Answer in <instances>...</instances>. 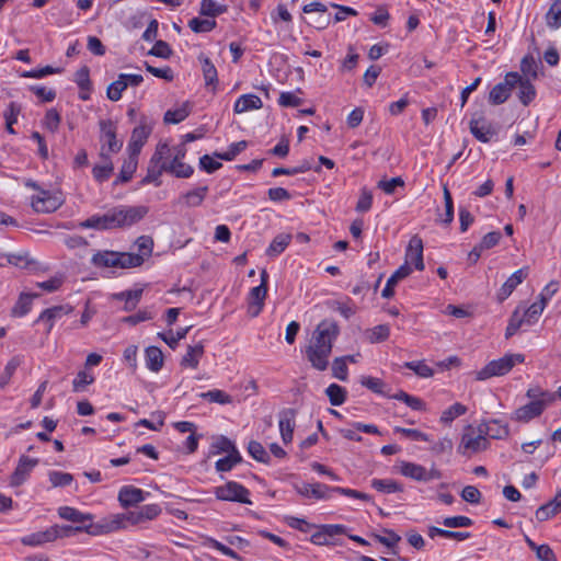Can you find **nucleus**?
I'll list each match as a JSON object with an SVG mask.
<instances>
[{
    "instance_id": "obj_47",
    "label": "nucleus",
    "mask_w": 561,
    "mask_h": 561,
    "mask_svg": "<svg viewBox=\"0 0 561 561\" xmlns=\"http://www.w3.org/2000/svg\"><path fill=\"white\" fill-rule=\"evenodd\" d=\"M526 397L534 401H541L543 405H549L556 400V393L542 390L540 387L529 388L526 392Z\"/></svg>"
},
{
    "instance_id": "obj_43",
    "label": "nucleus",
    "mask_w": 561,
    "mask_h": 561,
    "mask_svg": "<svg viewBox=\"0 0 561 561\" xmlns=\"http://www.w3.org/2000/svg\"><path fill=\"white\" fill-rule=\"evenodd\" d=\"M467 411H468V409H467L466 405H463L460 402H456V403L451 404L449 408H447L446 410H444L442 412L439 421L444 425L449 426V425H451L454 420H456L457 417L466 414Z\"/></svg>"
},
{
    "instance_id": "obj_64",
    "label": "nucleus",
    "mask_w": 561,
    "mask_h": 561,
    "mask_svg": "<svg viewBox=\"0 0 561 561\" xmlns=\"http://www.w3.org/2000/svg\"><path fill=\"white\" fill-rule=\"evenodd\" d=\"M211 447L214 448L215 454H233L234 451H239L233 442H231L228 437L222 435L216 438Z\"/></svg>"
},
{
    "instance_id": "obj_23",
    "label": "nucleus",
    "mask_w": 561,
    "mask_h": 561,
    "mask_svg": "<svg viewBox=\"0 0 561 561\" xmlns=\"http://www.w3.org/2000/svg\"><path fill=\"white\" fill-rule=\"evenodd\" d=\"M81 227L96 230L115 229V217L113 208L103 215H94L81 222Z\"/></svg>"
},
{
    "instance_id": "obj_26",
    "label": "nucleus",
    "mask_w": 561,
    "mask_h": 561,
    "mask_svg": "<svg viewBox=\"0 0 561 561\" xmlns=\"http://www.w3.org/2000/svg\"><path fill=\"white\" fill-rule=\"evenodd\" d=\"M54 536H55V533H53L51 526H50L45 530L25 535L20 539V541L23 546L36 548V547H41V546H44L49 542H54L55 541Z\"/></svg>"
},
{
    "instance_id": "obj_60",
    "label": "nucleus",
    "mask_w": 561,
    "mask_h": 561,
    "mask_svg": "<svg viewBox=\"0 0 561 561\" xmlns=\"http://www.w3.org/2000/svg\"><path fill=\"white\" fill-rule=\"evenodd\" d=\"M520 70L524 78L536 79L538 76V64L531 55H526L520 61Z\"/></svg>"
},
{
    "instance_id": "obj_49",
    "label": "nucleus",
    "mask_w": 561,
    "mask_h": 561,
    "mask_svg": "<svg viewBox=\"0 0 561 561\" xmlns=\"http://www.w3.org/2000/svg\"><path fill=\"white\" fill-rule=\"evenodd\" d=\"M241 461L242 457L240 453L234 451L233 454H228L226 457L218 459L215 463V468L219 472H228Z\"/></svg>"
},
{
    "instance_id": "obj_45",
    "label": "nucleus",
    "mask_w": 561,
    "mask_h": 561,
    "mask_svg": "<svg viewBox=\"0 0 561 561\" xmlns=\"http://www.w3.org/2000/svg\"><path fill=\"white\" fill-rule=\"evenodd\" d=\"M208 193V186H199L192 191L186 192L181 197L184 199L187 207H197L202 205Z\"/></svg>"
},
{
    "instance_id": "obj_46",
    "label": "nucleus",
    "mask_w": 561,
    "mask_h": 561,
    "mask_svg": "<svg viewBox=\"0 0 561 561\" xmlns=\"http://www.w3.org/2000/svg\"><path fill=\"white\" fill-rule=\"evenodd\" d=\"M366 339L371 343H381L389 339L390 327L388 324H378L366 331Z\"/></svg>"
},
{
    "instance_id": "obj_36",
    "label": "nucleus",
    "mask_w": 561,
    "mask_h": 561,
    "mask_svg": "<svg viewBox=\"0 0 561 561\" xmlns=\"http://www.w3.org/2000/svg\"><path fill=\"white\" fill-rule=\"evenodd\" d=\"M263 106L261 99L254 94H243L234 103V113H243L250 110H259Z\"/></svg>"
},
{
    "instance_id": "obj_20",
    "label": "nucleus",
    "mask_w": 561,
    "mask_h": 561,
    "mask_svg": "<svg viewBox=\"0 0 561 561\" xmlns=\"http://www.w3.org/2000/svg\"><path fill=\"white\" fill-rule=\"evenodd\" d=\"M332 352V345H310L307 351V357L311 365L319 369L325 370L328 367V358Z\"/></svg>"
},
{
    "instance_id": "obj_19",
    "label": "nucleus",
    "mask_w": 561,
    "mask_h": 561,
    "mask_svg": "<svg viewBox=\"0 0 561 561\" xmlns=\"http://www.w3.org/2000/svg\"><path fill=\"white\" fill-rule=\"evenodd\" d=\"M407 265L413 264L415 270L423 271L424 270V261H423V241L422 239L415 234L413 236L408 244L405 251V263Z\"/></svg>"
},
{
    "instance_id": "obj_21",
    "label": "nucleus",
    "mask_w": 561,
    "mask_h": 561,
    "mask_svg": "<svg viewBox=\"0 0 561 561\" xmlns=\"http://www.w3.org/2000/svg\"><path fill=\"white\" fill-rule=\"evenodd\" d=\"M295 419L296 410L294 409H284L279 412L278 426L282 439L285 444H288L293 440Z\"/></svg>"
},
{
    "instance_id": "obj_33",
    "label": "nucleus",
    "mask_w": 561,
    "mask_h": 561,
    "mask_svg": "<svg viewBox=\"0 0 561 561\" xmlns=\"http://www.w3.org/2000/svg\"><path fill=\"white\" fill-rule=\"evenodd\" d=\"M142 296V289L126 290L113 295V299L124 301V311H133L139 304Z\"/></svg>"
},
{
    "instance_id": "obj_40",
    "label": "nucleus",
    "mask_w": 561,
    "mask_h": 561,
    "mask_svg": "<svg viewBox=\"0 0 561 561\" xmlns=\"http://www.w3.org/2000/svg\"><path fill=\"white\" fill-rule=\"evenodd\" d=\"M38 297V294L22 293L12 308V316L24 317L31 311L33 299Z\"/></svg>"
},
{
    "instance_id": "obj_11",
    "label": "nucleus",
    "mask_w": 561,
    "mask_h": 561,
    "mask_svg": "<svg viewBox=\"0 0 561 561\" xmlns=\"http://www.w3.org/2000/svg\"><path fill=\"white\" fill-rule=\"evenodd\" d=\"M470 133L481 142H489L496 136V128L485 117H472L469 123Z\"/></svg>"
},
{
    "instance_id": "obj_30",
    "label": "nucleus",
    "mask_w": 561,
    "mask_h": 561,
    "mask_svg": "<svg viewBox=\"0 0 561 561\" xmlns=\"http://www.w3.org/2000/svg\"><path fill=\"white\" fill-rule=\"evenodd\" d=\"M198 60L202 65V71L206 87H213V90H215L218 84V75L215 65L204 54H199Z\"/></svg>"
},
{
    "instance_id": "obj_24",
    "label": "nucleus",
    "mask_w": 561,
    "mask_h": 561,
    "mask_svg": "<svg viewBox=\"0 0 561 561\" xmlns=\"http://www.w3.org/2000/svg\"><path fill=\"white\" fill-rule=\"evenodd\" d=\"M100 158L103 163L94 165L92 174L96 182L103 183L111 178L114 171L111 157L105 152V145L101 146Z\"/></svg>"
},
{
    "instance_id": "obj_34",
    "label": "nucleus",
    "mask_w": 561,
    "mask_h": 561,
    "mask_svg": "<svg viewBox=\"0 0 561 561\" xmlns=\"http://www.w3.org/2000/svg\"><path fill=\"white\" fill-rule=\"evenodd\" d=\"M516 87H518V99L520 103L525 106L529 105L536 96V89L530 82V79L519 75V81Z\"/></svg>"
},
{
    "instance_id": "obj_22",
    "label": "nucleus",
    "mask_w": 561,
    "mask_h": 561,
    "mask_svg": "<svg viewBox=\"0 0 561 561\" xmlns=\"http://www.w3.org/2000/svg\"><path fill=\"white\" fill-rule=\"evenodd\" d=\"M546 408L547 405H543L541 401L529 402L515 410L512 419L518 422L527 423L533 419L541 415Z\"/></svg>"
},
{
    "instance_id": "obj_56",
    "label": "nucleus",
    "mask_w": 561,
    "mask_h": 561,
    "mask_svg": "<svg viewBox=\"0 0 561 561\" xmlns=\"http://www.w3.org/2000/svg\"><path fill=\"white\" fill-rule=\"evenodd\" d=\"M95 378L92 373L80 370L72 380V390L75 392H82L89 385L94 382Z\"/></svg>"
},
{
    "instance_id": "obj_58",
    "label": "nucleus",
    "mask_w": 561,
    "mask_h": 561,
    "mask_svg": "<svg viewBox=\"0 0 561 561\" xmlns=\"http://www.w3.org/2000/svg\"><path fill=\"white\" fill-rule=\"evenodd\" d=\"M383 534L381 535H373L374 538L381 545L386 546L389 549H392L393 553H396L394 548L398 546L401 537L392 529L385 528Z\"/></svg>"
},
{
    "instance_id": "obj_29",
    "label": "nucleus",
    "mask_w": 561,
    "mask_h": 561,
    "mask_svg": "<svg viewBox=\"0 0 561 561\" xmlns=\"http://www.w3.org/2000/svg\"><path fill=\"white\" fill-rule=\"evenodd\" d=\"M204 353L205 348L202 342L197 343L196 345H188L180 365L184 368L190 367L196 369Z\"/></svg>"
},
{
    "instance_id": "obj_27",
    "label": "nucleus",
    "mask_w": 561,
    "mask_h": 561,
    "mask_svg": "<svg viewBox=\"0 0 561 561\" xmlns=\"http://www.w3.org/2000/svg\"><path fill=\"white\" fill-rule=\"evenodd\" d=\"M559 513H561V491L551 501L538 507L536 518L539 522H545Z\"/></svg>"
},
{
    "instance_id": "obj_51",
    "label": "nucleus",
    "mask_w": 561,
    "mask_h": 561,
    "mask_svg": "<svg viewBox=\"0 0 561 561\" xmlns=\"http://www.w3.org/2000/svg\"><path fill=\"white\" fill-rule=\"evenodd\" d=\"M248 453L259 462L268 463L271 457L264 446L257 440H250L248 444Z\"/></svg>"
},
{
    "instance_id": "obj_16",
    "label": "nucleus",
    "mask_w": 561,
    "mask_h": 561,
    "mask_svg": "<svg viewBox=\"0 0 561 561\" xmlns=\"http://www.w3.org/2000/svg\"><path fill=\"white\" fill-rule=\"evenodd\" d=\"M117 530V523L115 522L114 514L102 518L98 523L89 522V524L81 525V533H85L90 536H102Z\"/></svg>"
},
{
    "instance_id": "obj_31",
    "label": "nucleus",
    "mask_w": 561,
    "mask_h": 561,
    "mask_svg": "<svg viewBox=\"0 0 561 561\" xmlns=\"http://www.w3.org/2000/svg\"><path fill=\"white\" fill-rule=\"evenodd\" d=\"M57 512L60 518L79 525H83L84 523L91 522L93 519V516L91 514L82 513L79 510L71 506H60Z\"/></svg>"
},
{
    "instance_id": "obj_59",
    "label": "nucleus",
    "mask_w": 561,
    "mask_h": 561,
    "mask_svg": "<svg viewBox=\"0 0 561 561\" xmlns=\"http://www.w3.org/2000/svg\"><path fill=\"white\" fill-rule=\"evenodd\" d=\"M191 327H186L184 329H180L176 334H173L172 331L169 333H158V337L163 340L172 350H175L179 345V341L184 339L188 333Z\"/></svg>"
},
{
    "instance_id": "obj_55",
    "label": "nucleus",
    "mask_w": 561,
    "mask_h": 561,
    "mask_svg": "<svg viewBox=\"0 0 561 561\" xmlns=\"http://www.w3.org/2000/svg\"><path fill=\"white\" fill-rule=\"evenodd\" d=\"M547 25L551 28L561 26V0H556L546 14Z\"/></svg>"
},
{
    "instance_id": "obj_28",
    "label": "nucleus",
    "mask_w": 561,
    "mask_h": 561,
    "mask_svg": "<svg viewBox=\"0 0 561 561\" xmlns=\"http://www.w3.org/2000/svg\"><path fill=\"white\" fill-rule=\"evenodd\" d=\"M412 272L410 265H401L387 280L385 288L381 291L383 298H391L394 295V287L399 280L408 277Z\"/></svg>"
},
{
    "instance_id": "obj_10",
    "label": "nucleus",
    "mask_w": 561,
    "mask_h": 561,
    "mask_svg": "<svg viewBox=\"0 0 561 561\" xmlns=\"http://www.w3.org/2000/svg\"><path fill=\"white\" fill-rule=\"evenodd\" d=\"M267 282L268 274L263 270L261 272V284L253 287L250 291L249 312L252 317H257L264 307V300L267 294Z\"/></svg>"
},
{
    "instance_id": "obj_38",
    "label": "nucleus",
    "mask_w": 561,
    "mask_h": 561,
    "mask_svg": "<svg viewBox=\"0 0 561 561\" xmlns=\"http://www.w3.org/2000/svg\"><path fill=\"white\" fill-rule=\"evenodd\" d=\"M146 365L148 369L158 373L163 367V354L157 346H149L146 348Z\"/></svg>"
},
{
    "instance_id": "obj_15",
    "label": "nucleus",
    "mask_w": 561,
    "mask_h": 561,
    "mask_svg": "<svg viewBox=\"0 0 561 561\" xmlns=\"http://www.w3.org/2000/svg\"><path fill=\"white\" fill-rule=\"evenodd\" d=\"M339 334V327L336 322L323 320L320 322L314 331V341L311 345H332V342Z\"/></svg>"
},
{
    "instance_id": "obj_14",
    "label": "nucleus",
    "mask_w": 561,
    "mask_h": 561,
    "mask_svg": "<svg viewBox=\"0 0 561 561\" xmlns=\"http://www.w3.org/2000/svg\"><path fill=\"white\" fill-rule=\"evenodd\" d=\"M38 459L30 458L25 455H22L19 459L18 466L10 478V484L12 486H19L23 484L32 470L37 466Z\"/></svg>"
},
{
    "instance_id": "obj_7",
    "label": "nucleus",
    "mask_w": 561,
    "mask_h": 561,
    "mask_svg": "<svg viewBox=\"0 0 561 561\" xmlns=\"http://www.w3.org/2000/svg\"><path fill=\"white\" fill-rule=\"evenodd\" d=\"M73 311V307L66 304L47 308L41 312L36 319V323H43L45 325V334L48 335L55 323L62 317L70 314Z\"/></svg>"
},
{
    "instance_id": "obj_61",
    "label": "nucleus",
    "mask_w": 561,
    "mask_h": 561,
    "mask_svg": "<svg viewBox=\"0 0 561 561\" xmlns=\"http://www.w3.org/2000/svg\"><path fill=\"white\" fill-rule=\"evenodd\" d=\"M188 26L194 33H208L216 27V21L194 18L188 22Z\"/></svg>"
},
{
    "instance_id": "obj_1",
    "label": "nucleus",
    "mask_w": 561,
    "mask_h": 561,
    "mask_svg": "<svg viewBox=\"0 0 561 561\" xmlns=\"http://www.w3.org/2000/svg\"><path fill=\"white\" fill-rule=\"evenodd\" d=\"M144 256L141 254L117 252L111 250L98 251L91 257V263L95 267H118V268H130L138 267L144 263Z\"/></svg>"
},
{
    "instance_id": "obj_32",
    "label": "nucleus",
    "mask_w": 561,
    "mask_h": 561,
    "mask_svg": "<svg viewBox=\"0 0 561 561\" xmlns=\"http://www.w3.org/2000/svg\"><path fill=\"white\" fill-rule=\"evenodd\" d=\"M114 517L117 530L125 529L128 525L136 526L146 523L139 510L114 514Z\"/></svg>"
},
{
    "instance_id": "obj_52",
    "label": "nucleus",
    "mask_w": 561,
    "mask_h": 561,
    "mask_svg": "<svg viewBox=\"0 0 561 561\" xmlns=\"http://www.w3.org/2000/svg\"><path fill=\"white\" fill-rule=\"evenodd\" d=\"M325 393L329 397L330 403L334 407L342 405L346 400V390L337 383H331Z\"/></svg>"
},
{
    "instance_id": "obj_53",
    "label": "nucleus",
    "mask_w": 561,
    "mask_h": 561,
    "mask_svg": "<svg viewBox=\"0 0 561 561\" xmlns=\"http://www.w3.org/2000/svg\"><path fill=\"white\" fill-rule=\"evenodd\" d=\"M22 364V358L20 356L12 357L5 365L4 370L0 377V388L4 389L12 376L14 375L18 367Z\"/></svg>"
},
{
    "instance_id": "obj_17",
    "label": "nucleus",
    "mask_w": 561,
    "mask_h": 561,
    "mask_svg": "<svg viewBox=\"0 0 561 561\" xmlns=\"http://www.w3.org/2000/svg\"><path fill=\"white\" fill-rule=\"evenodd\" d=\"M478 432L492 439H505L510 435V427L507 423L493 419L480 423Z\"/></svg>"
},
{
    "instance_id": "obj_9",
    "label": "nucleus",
    "mask_w": 561,
    "mask_h": 561,
    "mask_svg": "<svg viewBox=\"0 0 561 561\" xmlns=\"http://www.w3.org/2000/svg\"><path fill=\"white\" fill-rule=\"evenodd\" d=\"M100 130H101V142L105 145V152L108 153H117L122 147L123 142L116 138V126L111 119H102L100 121Z\"/></svg>"
},
{
    "instance_id": "obj_4",
    "label": "nucleus",
    "mask_w": 561,
    "mask_h": 561,
    "mask_svg": "<svg viewBox=\"0 0 561 561\" xmlns=\"http://www.w3.org/2000/svg\"><path fill=\"white\" fill-rule=\"evenodd\" d=\"M215 495L220 501L238 502L242 504H251L249 499L250 491L236 481H229L224 485L215 489Z\"/></svg>"
},
{
    "instance_id": "obj_62",
    "label": "nucleus",
    "mask_w": 561,
    "mask_h": 561,
    "mask_svg": "<svg viewBox=\"0 0 561 561\" xmlns=\"http://www.w3.org/2000/svg\"><path fill=\"white\" fill-rule=\"evenodd\" d=\"M523 325H526L525 319L519 313V310L516 309L508 320V324L505 331V337H512Z\"/></svg>"
},
{
    "instance_id": "obj_8",
    "label": "nucleus",
    "mask_w": 561,
    "mask_h": 561,
    "mask_svg": "<svg viewBox=\"0 0 561 561\" xmlns=\"http://www.w3.org/2000/svg\"><path fill=\"white\" fill-rule=\"evenodd\" d=\"M490 443L483 434L479 432L478 435L463 433L458 446V453L463 456H471L472 454L488 449Z\"/></svg>"
},
{
    "instance_id": "obj_39",
    "label": "nucleus",
    "mask_w": 561,
    "mask_h": 561,
    "mask_svg": "<svg viewBox=\"0 0 561 561\" xmlns=\"http://www.w3.org/2000/svg\"><path fill=\"white\" fill-rule=\"evenodd\" d=\"M167 173L179 179H188L193 175L194 169L183 161L170 160L167 165Z\"/></svg>"
},
{
    "instance_id": "obj_50",
    "label": "nucleus",
    "mask_w": 561,
    "mask_h": 561,
    "mask_svg": "<svg viewBox=\"0 0 561 561\" xmlns=\"http://www.w3.org/2000/svg\"><path fill=\"white\" fill-rule=\"evenodd\" d=\"M163 172H167V165H153L148 163L147 174L142 179V184L153 183L156 187L161 186L160 180Z\"/></svg>"
},
{
    "instance_id": "obj_2",
    "label": "nucleus",
    "mask_w": 561,
    "mask_h": 561,
    "mask_svg": "<svg viewBox=\"0 0 561 561\" xmlns=\"http://www.w3.org/2000/svg\"><path fill=\"white\" fill-rule=\"evenodd\" d=\"M525 360L522 354H507L499 359L491 360L481 370L477 371V380H485L495 376H504L512 370L516 364Z\"/></svg>"
},
{
    "instance_id": "obj_3",
    "label": "nucleus",
    "mask_w": 561,
    "mask_h": 561,
    "mask_svg": "<svg viewBox=\"0 0 561 561\" xmlns=\"http://www.w3.org/2000/svg\"><path fill=\"white\" fill-rule=\"evenodd\" d=\"M115 228L130 227L140 221L149 211L147 206H117L113 207Z\"/></svg>"
},
{
    "instance_id": "obj_18",
    "label": "nucleus",
    "mask_w": 561,
    "mask_h": 561,
    "mask_svg": "<svg viewBox=\"0 0 561 561\" xmlns=\"http://www.w3.org/2000/svg\"><path fill=\"white\" fill-rule=\"evenodd\" d=\"M529 274L528 267H522L517 271H515L502 285V287L499 289L496 294V300L499 302H503L506 300L512 293L515 290V288L523 283L524 279L527 278Z\"/></svg>"
},
{
    "instance_id": "obj_6",
    "label": "nucleus",
    "mask_w": 561,
    "mask_h": 561,
    "mask_svg": "<svg viewBox=\"0 0 561 561\" xmlns=\"http://www.w3.org/2000/svg\"><path fill=\"white\" fill-rule=\"evenodd\" d=\"M333 486H329L321 482L295 483L294 490L304 499L329 500L331 497Z\"/></svg>"
},
{
    "instance_id": "obj_41",
    "label": "nucleus",
    "mask_w": 561,
    "mask_h": 561,
    "mask_svg": "<svg viewBox=\"0 0 561 561\" xmlns=\"http://www.w3.org/2000/svg\"><path fill=\"white\" fill-rule=\"evenodd\" d=\"M137 165L138 158L128 156V159L124 161L118 178L115 180L114 184L129 182L137 170Z\"/></svg>"
},
{
    "instance_id": "obj_25",
    "label": "nucleus",
    "mask_w": 561,
    "mask_h": 561,
    "mask_svg": "<svg viewBox=\"0 0 561 561\" xmlns=\"http://www.w3.org/2000/svg\"><path fill=\"white\" fill-rule=\"evenodd\" d=\"M145 501L144 491L133 485H125L118 492V502L122 507L128 508Z\"/></svg>"
},
{
    "instance_id": "obj_54",
    "label": "nucleus",
    "mask_w": 561,
    "mask_h": 561,
    "mask_svg": "<svg viewBox=\"0 0 561 561\" xmlns=\"http://www.w3.org/2000/svg\"><path fill=\"white\" fill-rule=\"evenodd\" d=\"M227 5L219 4L214 0H202L201 2V14L206 16L215 18L227 11Z\"/></svg>"
},
{
    "instance_id": "obj_63",
    "label": "nucleus",
    "mask_w": 561,
    "mask_h": 561,
    "mask_svg": "<svg viewBox=\"0 0 561 561\" xmlns=\"http://www.w3.org/2000/svg\"><path fill=\"white\" fill-rule=\"evenodd\" d=\"M61 116L56 108H49L44 117L43 126L51 133L59 128Z\"/></svg>"
},
{
    "instance_id": "obj_57",
    "label": "nucleus",
    "mask_w": 561,
    "mask_h": 561,
    "mask_svg": "<svg viewBox=\"0 0 561 561\" xmlns=\"http://www.w3.org/2000/svg\"><path fill=\"white\" fill-rule=\"evenodd\" d=\"M248 147V142L245 140H241L238 142H233L229 146L228 150L225 152H215L214 156L218 159L225 161H232L239 153H241Z\"/></svg>"
},
{
    "instance_id": "obj_37",
    "label": "nucleus",
    "mask_w": 561,
    "mask_h": 561,
    "mask_svg": "<svg viewBox=\"0 0 561 561\" xmlns=\"http://www.w3.org/2000/svg\"><path fill=\"white\" fill-rule=\"evenodd\" d=\"M425 467L409 462V461H401L400 462V473L407 478L413 479L415 481H424L426 482L425 477Z\"/></svg>"
},
{
    "instance_id": "obj_13",
    "label": "nucleus",
    "mask_w": 561,
    "mask_h": 561,
    "mask_svg": "<svg viewBox=\"0 0 561 561\" xmlns=\"http://www.w3.org/2000/svg\"><path fill=\"white\" fill-rule=\"evenodd\" d=\"M59 197L53 195L49 191L41 190L37 196L32 197V207L36 213H53L61 206Z\"/></svg>"
},
{
    "instance_id": "obj_48",
    "label": "nucleus",
    "mask_w": 561,
    "mask_h": 561,
    "mask_svg": "<svg viewBox=\"0 0 561 561\" xmlns=\"http://www.w3.org/2000/svg\"><path fill=\"white\" fill-rule=\"evenodd\" d=\"M171 158V148L168 144H159L151 156L149 163L153 165H168Z\"/></svg>"
},
{
    "instance_id": "obj_12",
    "label": "nucleus",
    "mask_w": 561,
    "mask_h": 561,
    "mask_svg": "<svg viewBox=\"0 0 561 561\" xmlns=\"http://www.w3.org/2000/svg\"><path fill=\"white\" fill-rule=\"evenodd\" d=\"M150 134L151 127L144 122L136 126L131 131L130 140L127 146L128 154L138 158Z\"/></svg>"
},
{
    "instance_id": "obj_5",
    "label": "nucleus",
    "mask_w": 561,
    "mask_h": 561,
    "mask_svg": "<svg viewBox=\"0 0 561 561\" xmlns=\"http://www.w3.org/2000/svg\"><path fill=\"white\" fill-rule=\"evenodd\" d=\"M518 81V72H507L504 81L495 84L490 91L489 102L493 105L503 104L510 98L512 89L516 88Z\"/></svg>"
},
{
    "instance_id": "obj_42",
    "label": "nucleus",
    "mask_w": 561,
    "mask_h": 561,
    "mask_svg": "<svg viewBox=\"0 0 561 561\" xmlns=\"http://www.w3.org/2000/svg\"><path fill=\"white\" fill-rule=\"evenodd\" d=\"M291 241V236L286 233L277 234L266 249V255L268 256H277L285 251L288 244Z\"/></svg>"
},
{
    "instance_id": "obj_44",
    "label": "nucleus",
    "mask_w": 561,
    "mask_h": 561,
    "mask_svg": "<svg viewBox=\"0 0 561 561\" xmlns=\"http://www.w3.org/2000/svg\"><path fill=\"white\" fill-rule=\"evenodd\" d=\"M370 484L371 488L381 493L390 494L403 491V485L392 479H373Z\"/></svg>"
},
{
    "instance_id": "obj_35",
    "label": "nucleus",
    "mask_w": 561,
    "mask_h": 561,
    "mask_svg": "<svg viewBox=\"0 0 561 561\" xmlns=\"http://www.w3.org/2000/svg\"><path fill=\"white\" fill-rule=\"evenodd\" d=\"M547 305V298L543 294H540L539 301L531 304L524 312L523 318L525 319L526 325H533L537 322L540 314L542 313Z\"/></svg>"
}]
</instances>
